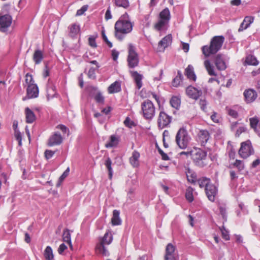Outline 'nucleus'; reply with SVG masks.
<instances>
[{
    "instance_id": "44",
    "label": "nucleus",
    "mask_w": 260,
    "mask_h": 260,
    "mask_svg": "<svg viewBox=\"0 0 260 260\" xmlns=\"http://www.w3.org/2000/svg\"><path fill=\"white\" fill-rule=\"evenodd\" d=\"M250 125L251 128H253L254 131L256 129L257 126H258V119L256 117L250 118L249 119Z\"/></svg>"
},
{
    "instance_id": "62",
    "label": "nucleus",
    "mask_w": 260,
    "mask_h": 260,
    "mask_svg": "<svg viewBox=\"0 0 260 260\" xmlns=\"http://www.w3.org/2000/svg\"><path fill=\"white\" fill-rule=\"evenodd\" d=\"M105 18L106 20H108L112 18V15L110 8H109L106 12Z\"/></svg>"
},
{
    "instance_id": "30",
    "label": "nucleus",
    "mask_w": 260,
    "mask_h": 260,
    "mask_svg": "<svg viewBox=\"0 0 260 260\" xmlns=\"http://www.w3.org/2000/svg\"><path fill=\"white\" fill-rule=\"evenodd\" d=\"M121 90V85L118 81H115L111 84L108 88V93L112 94L117 93Z\"/></svg>"
},
{
    "instance_id": "19",
    "label": "nucleus",
    "mask_w": 260,
    "mask_h": 260,
    "mask_svg": "<svg viewBox=\"0 0 260 260\" xmlns=\"http://www.w3.org/2000/svg\"><path fill=\"white\" fill-rule=\"evenodd\" d=\"M175 247L172 244H168L166 248L165 260H176L175 257Z\"/></svg>"
},
{
    "instance_id": "42",
    "label": "nucleus",
    "mask_w": 260,
    "mask_h": 260,
    "mask_svg": "<svg viewBox=\"0 0 260 260\" xmlns=\"http://www.w3.org/2000/svg\"><path fill=\"white\" fill-rule=\"evenodd\" d=\"M186 177L187 180L192 183L195 184L197 181V175L196 173L191 172L190 171H188V172L186 173Z\"/></svg>"
},
{
    "instance_id": "52",
    "label": "nucleus",
    "mask_w": 260,
    "mask_h": 260,
    "mask_svg": "<svg viewBox=\"0 0 260 260\" xmlns=\"http://www.w3.org/2000/svg\"><path fill=\"white\" fill-rule=\"evenodd\" d=\"M207 101L205 99H200L199 104L201 109L204 111H206L207 110Z\"/></svg>"
},
{
    "instance_id": "34",
    "label": "nucleus",
    "mask_w": 260,
    "mask_h": 260,
    "mask_svg": "<svg viewBox=\"0 0 260 260\" xmlns=\"http://www.w3.org/2000/svg\"><path fill=\"white\" fill-rule=\"evenodd\" d=\"M62 239L64 242H66L69 245L71 248L72 247L71 234L69 230L65 229L63 231L62 234Z\"/></svg>"
},
{
    "instance_id": "3",
    "label": "nucleus",
    "mask_w": 260,
    "mask_h": 260,
    "mask_svg": "<svg viewBox=\"0 0 260 260\" xmlns=\"http://www.w3.org/2000/svg\"><path fill=\"white\" fill-rule=\"evenodd\" d=\"M190 157L194 164L199 167L203 168L208 164L207 153L201 148L193 147L190 150Z\"/></svg>"
},
{
    "instance_id": "5",
    "label": "nucleus",
    "mask_w": 260,
    "mask_h": 260,
    "mask_svg": "<svg viewBox=\"0 0 260 260\" xmlns=\"http://www.w3.org/2000/svg\"><path fill=\"white\" fill-rule=\"evenodd\" d=\"M113 240V236L110 232H107L104 237L100 239V242L95 247V252L97 254L103 256H108L109 252L105 247L106 245L110 244Z\"/></svg>"
},
{
    "instance_id": "28",
    "label": "nucleus",
    "mask_w": 260,
    "mask_h": 260,
    "mask_svg": "<svg viewBox=\"0 0 260 260\" xmlns=\"http://www.w3.org/2000/svg\"><path fill=\"white\" fill-rule=\"evenodd\" d=\"M120 212L117 210H114L113 216L111 218V223L113 225H118L121 224V220L119 217Z\"/></svg>"
},
{
    "instance_id": "47",
    "label": "nucleus",
    "mask_w": 260,
    "mask_h": 260,
    "mask_svg": "<svg viewBox=\"0 0 260 260\" xmlns=\"http://www.w3.org/2000/svg\"><path fill=\"white\" fill-rule=\"evenodd\" d=\"M247 131V128L244 126H239L236 131L235 133V137H239L243 133L246 132Z\"/></svg>"
},
{
    "instance_id": "21",
    "label": "nucleus",
    "mask_w": 260,
    "mask_h": 260,
    "mask_svg": "<svg viewBox=\"0 0 260 260\" xmlns=\"http://www.w3.org/2000/svg\"><path fill=\"white\" fill-rule=\"evenodd\" d=\"M204 66L208 72V74L210 76H216L217 75L216 73L214 67L212 63L211 62L210 60L208 59H207L204 61Z\"/></svg>"
},
{
    "instance_id": "59",
    "label": "nucleus",
    "mask_w": 260,
    "mask_h": 260,
    "mask_svg": "<svg viewBox=\"0 0 260 260\" xmlns=\"http://www.w3.org/2000/svg\"><path fill=\"white\" fill-rule=\"evenodd\" d=\"M211 119L215 123H218L219 122V117L215 112H214L213 114H212L211 116Z\"/></svg>"
},
{
    "instance_id": "31",
    "label": "nucleus",
    "mask_w": 260,
    "mask_h": 260,
    "mask_svg": "<svg viewBox=\"0 0 260 260\" xmlns=\"http://www.w3.org/2000/svg\"><path fill=\"white\" fill-rule=\"evenodd\" d=\"M113 2L116 7L124 9L128 8L130 6L129 0H113Z\"/></svg>"
},
{
    "instance_id": "63",
    "label": "nucleus",
    "mask_w": 260,
    "mask_h": 260,
    "mask_svg": "<svg viewBox=\"0 0 260 260\" xmlns=\"http://www.w3.org/2000/svg\"><path fill=\"white\" fill-rule=\"evenodd\" d=\"M219 208L220 213L222 216V217L225 218L226 217V208L223 206H220Z\"/></svg>"
},
{
    "instance_id": "56",
    "label": "nucleus",
    "mask_w": 260,
    "mask_h": 260,
    "mask_svg": "<svg viewBox=\"0 0 260 260\" xmlns=\"http://www.w3.org/2000/svg\"><path fill=\"white\" fill-rule=\"evenodd\" d=\"M87 8H88V6L87 5H84L83 6H82V7L80 9L77 10V13H76V15L77 16L82 15V14H84V13L85 11H87Z\"/></svg>"
},
{
    "instance_id": "36",
    "label": "nucleus",
    "mask_w": 260,
    "mask_h": 260,
    "mask_svg": "<svg viewBox=\"0 0 260 260\" xmlns=\"http://www.w3.org/2000/svg\"><path fill=\"white\" fill-rule=\"evenodd\" d=\"M169 22L160 19L154 25V28L157 31H160L165 28Z\"/></svg>"
},
{
    "instance_id": "18",
    "label": "nucleus",
    "mask_w": 260,
    "mask_h": 260,
    "mask_svg": "<svg viewBox=\"0 0 260 260\" xmlns=\"http://www.w3.org/2000/svg\"><path fill=\"white\" fill-rule=\"evenodd\" d=\"M186 93L190 98L197 100L202 95V91L192 86H189L186 89Z\"/></svg>"
},
{
    "instance_id": "46",
    "label": "nucleus",
    "mask_w": 260,
    "mask_h": 260,
    "mask_svg": "<svg viewBox=\"0 0 260 260\" xmlns=\"http://www.w3.org/2000/svg\"><path fill=\"white\" fill-rule=\"evenodd\" d=\"M94 100L98 103L103 104L104 103V97L100 92L95 94Z\"/></svg>"
},
{
    "instance_id": "40",
    "label": "nucleus",
    "mask_w": 260,
    "mask_h": 260,
    "mask_svg": "<svg viewBox=\"0 0 260 260\" xmlns=\"http://www.w3.org/2000/svg\"><path fill=\"white\" fill-rule=\"evenodd\" d=\"M182 80V75L180 71H178L177 76L173 79L172 85L174 87H178Z\"/></svg>"
},
{
    "instance_id": "58",
    "label": "nucleus",
    "mask_w": 260,
    "mask_h": 260,
    "mask_svg": "<svg viewBox=\"0 0 260 260\" xmlns=\"http://www.w3.org/2000/svg\"><path fill=\"white\" fill-rule=\"evenodd\" d=\"M158 152L161 156L162 159L164 160H167L169 159V157L168 156V155L166 153H165L162 150L159 149Z\"/></svg>"
},
{
    "instance_id": "39",
    "label": "nucleus",
    "mask_w": 260,
    "mask_h": 260,
    "mask_svg": "<svg viewBox=\"0 0 260 260\" xmlns=\"http://www.w3.org/2000/svg\"><path fill=\"white\" fill-rule=\"evenodd\" d=\"M105 165L108 171L109 178L111 180L113 176L112 168L111 167L112 161L109 157H108L105 162Z\"/></svg>"
},
{
    "instance_id": "12",
    "label": "nucleus",
    "mask_w": 260,
    "mask_h": 260,
    "mask_svg": "<svg viewBox=\"0 0 260 260\" xmlns=\"http://www.w3.org/2000/svg\"><path fill=\"white\" fill-rule=\"evenodd\" d=\"M12 22L11 16L9 14H0V31L5 32L11 26Z\"/></svg>"
},
{
    "instance_id": "9",
    "label": "nucleus",
    "mask_w": 260,
    "mask_h": 260,
    "mask_svg": "<svg viewBox=\"0 0 260 260\" xmlns=\"http://www.w3.org/2000/svg\"><path fill=\"white\" fill-rule=\"evenodd\" d=\"M254 152L253 148L249 140L241 143V147L238 151V154L241 157L246 159L253 154Z\"/></svg>"
},
{
    "instance_id": "16",
    "label": "nucleus",
    "mask_w": 260,
    "mask_h": 260,
    "mask_svg": "<svg viewBox=\"0 0 260 260\" xmlns=\"http://www.w3.org/2000/svg\"><path fill=\"white\" fill-rule=\"evenodd\" d=\"M63 141V138L58 132H55L50 136L48 140V145L49 146H53L59 145Z\"/></svg>"
},
{
    "instance_id": "24",
    "label": "nucleus",
    "mask_w": 260,
    "mask_h": 260,
    "mask_svg": "<svg viewBox=\"0 0 260 260\" xmlns=\"http://www.w3.org/2000/svg\"><path fill=\"white\" fill-rule=\"evenodd\" d=\"M129 72L131 76L134 78L136 83L137 88L138 89L141 88V87L142 86V76L138 73L137 71H129Z\"/></svg>"
},
{
    "instance_id": "41",
    "label": "nucleus",
    "mask_w": 260,
    "mask_h": 260,
    "mask_svg": "<svg viewBox=\"0 0 260 260\" xmlns=\"http://www.w3.org/2000/svg\"><path fill=\"white\" fill-rule=\"evenodd\" d=\"M245 61L248 64L252 66H256L258 63V61L256 57L253 55H248L247 56Z\"/></svg>"
},
{
    "instance_id": "50",
    "label": "nucleus",
    "mask_w": 260,
    "mask_h": 260,
    "mask_svg": "<svg viewBox=\"0 0 260 260\" xmlns=\"http://www.w3.org/2000/svg\"><path fill=\"white\" fill-rule=\"evenodd\" d=\"M226 110L228 111V114L232 116V117L234 118H236L238 117V114L236 110L230 108H227Z\"/></svg>"
},
{
    "instance_id": "45",
    "label": "nucleus",
    "mask_w": 260,
    "mask_h": 260,
    "mask_svg": "<svg viewBox=\"0 0 260 260\" xmlns=\"http://www.w3.org/2000/svg\"><path fill=\"white\" fill-rule=\"evenodd\" d=\"M219 229L221 231L222 238L225 240H230L229 232L225 230L224 226L223 225L221 227H220Z\"/></svg>"
},
{
    "instance_id": "53",
    "label": "nucleus",
    "mask_w": 260,
    "mask_h": 260,
    "mask_svg": "<svg viewBox=\"0 0 260 260\" xmlns=\"http://www.w3.org/2000/svg\"><path fill=\"white\" fill-rule=\"evenodd\" d=\"M54 154L55 151L50 150H46L44 152L45 157L47 159L51 158Z\"/></svg>"
},
{
    "instance_id": "43",
    "label": "nucleus",
    "mask_w": 260,
    "mask_h": 260,
    "mask_svg": "<svg viewBox=\"0 0 260 260\" xmlns=\"http://www.w3.org/2000/svg\"><path fill=\"white\" fill-rule=\"evenodd\" d=\"M185 197L189 202H192L193 201V188L192 187H189L186 189Z\"/></svg>"
},
{
    "instance_id": "11",
    "label": "nucleus",
    "mask_w": 260,
    "mask_h": 260,
    "mask_svg": "<svg viewBox=\"0 0 260 260\" xmlns=\"http://www.w3.org/2000/svg\"><path fill=\"white\" fill-rule=\"evenodd\" d=\"M171 121V117L168 115L165 112L161 111L159 112L158 119L157 124L158 127L162 129L167 126Z\"/></svg>"
},
{
    "instance_id": "8",
    "label": "nucleus",
    "mask_w": 260,
    "mask_h": 260,
    "mask_svg": "<svg viewBox=\"0 0 260 260\" xmlns=\"http://www.w3.org/2000/svg\"><path fill=\"white\" fill-rule=\"evenodd\" d=\"M127 66L129 68L137 67L139 62V55L136 52L135 47L132 44L128 46V56L127 58Z\"/></svg>"
},
{
    "instance_id": "57",
    "label": "nucleus",
    "mask_w": 260,
    "mask_h": 260,
    "mask_svg": "<svg viewBox=\"0 0 260 260\" xmlns=\"http://www.w3.org/2000/svg\"><path fill=\"white\" fill-rule=\"evenodd\" d=\"M70 168L68 167L59 177V180L60 182H62L68 176Z\"/></svg>"
},
{
    "instance_id": "38",
    "label": "nucleus",
    "mask_w": 260,
    "mask_h": 260,
    "mask_svg": "<svg viewBox=\"0 0 260 260\" xmlns=\"http://www.w3.org/2000/svg\"><path fill=\"white\" fill-rule=\"evenodd\" d=\"M170 103L172 107L178 109L180 106L181 101L177 96H174L171 99Z\"/></svg>"
},
{
    "instance_id": "27",
    "label": "nucleus",
    "mask_w": 260,
    "mask_h": 260,
    "mask_svg": "<svg viewBox=\"0 0 260 260\" xmlns=\"http://www.w3.org/2000/svg\"><path fill=\"white\" fill-rule=\"evenodd\" d=\"M229 168H235L237 169L239 172H241L245 169L244 162L242 160L236 159L233 162L230 164Z\"/></svg>"
},
{
    "instance_id": "2",
    "label": "nucleus",
    "mask_w": 260,
    "mask_h": 260,
    "mask_svg": "<svg viewBox=\"0 0 260 260\" xmlns=\"http://www.w3.org/2000/svg\"><path fill=\"white\" fill-rule=\"evenodd\" d=\"M224 37L223 36H216L213 37L210 41L209 45H204L201 48L203 54L206 57L215 54L221 48L224 42Z\"/></svg>"
},
{
    "instance_id": "33",
    "label": "nucleus",
    "mask_w": 260,
    "mask_h": 260,
    "mask_svg": "<svg viewBox=\"0 0 260 260\" xmlns=\"http://www.w3.org/2000/svg\"><path fill=\"white\" fill-rule=\"evenodd\" d=\"M69 28L70 29L69 34L72 37L77 36L80 30L79 26L76 23L71 24Z\"/></svg>"
},
{
    "instance_id": "4",
    "label": "nucleus",
    "mask_w": 260,
    "mask_h": 260,
    "mask_svg": "<svg viewBox=\"0 0 260 260\" xmlns=\"http://www.w3.org/2000/svg\"><path fill=\"white\" fill-rule=\"evenodd\" d=\"M26 84V95L28 99L36 98L39 95V90L37 85L35 83L32 76L27 73L25 77Z\"/></svg>"
},
{
    "instance_id": "48",
    "label": "nucleus",
    "mask_w": 260,
    "mask_h": 260,
    "mask_svg": "<svg viewBox=\"0 0 260 260\" xmlns=\"http://www.w3.org/2000/svg\"><path fill=\"white\" fill-rule=\"evenodd\" d=\"M99 68V66H96L95 68L91 67L89 69L88 72V76L89 78H95V71Z\"/></svg>"
},
{
    "instance_id": "60",
    "label": "nucleus",
    "mask_w": 260,
    "mask_h": 260,
    "mask_svg": "<svg viewBox=\"0 0 260 260\" xmlns=\"http://www.w3.org/2000/svg\"><path fill=\"white\" fill-rule=\"evenodd\" d=\"M124 124L126 126L131 127L133 124V122L131 120L129 117H126L124 121Z\"/></svg>"
},
{
    "instance_id": "7",
    "label": "nucleus",
    "mask_w": 260,
    "mask_h": 260,
    "mask_svg": "<svg viewBox=\"0 0 260 260\" xmlns=\"http://www.w3.org/2000/svg\"><path fill=\"white\" fill-rule=\"evenodd\" d=\"M142 114L147 120L151 119L155 115V108L153 103L150 100L144 101L141 105Z\"/></svg>"
},
{
    "instance_id": "26",
    "label": "nucleus",
    "mask_w": 260,
    "mask_h": 260,
    "mask_svg": "<svg viewBox=\"0 0 260 260\" xmlns=\"http://www.w3.org/2000/svg\"><path fill=\"white\" fill-rule=\"evenodd\" d=\"M25 115L26 122L27 123H32L36 119L35 113L28 107L25 109Z\"/></svg>"
},
{
    "instance_id": "10",
    "label": "nucleus",
    "mask_w": 260,
    "mask_h": 260,
    "mask_svg": "<svg viewBox=\"0 0 260 260\" xmlns=\"http://www.w3.org/2000/svg\"><path fill=\"white\" fill-rule=\"evenodd\" d=\"M211 138V134L207 129H200L197 134V141L201 146L205 147Z\"/></svg>"
},
{
    "instance_id": "22",
    "label": "nucleus",
    "mask_w": 260,
    "mask_h": 260,
    "mask_svg": "<svg viewBox=\"0 0 260 260\" xmlns=\"http://www.w3.org/2000/svg\"><path fill=\"white\" fill-rule=\"evenodd\" d=\"M184 74L189 80L193 81H196L197 77L194 72V68L192 65H188L185 70Z\"/></svg>"
},
{
    "instance_id": "17",
    "label": "nucleus",
    "mask_w": 260,
    "mask_h": 260,
    "mask_svg": "<svg viewBox=\"0 0 260 260\" xmlns=\"http://www.w3.org/2000/svg\"><path fill=\"white\" fill-rule=\"evenodd\" d=\"M172 42V37L171 34L168 35L163 38L158 44L157 50L158 51H164Z\"/></svg>"
},
{
    "instance_id": "51",
    "label": "nucleus",
    "mask_w": 260,
    "mask_h": 260,
    "mask_svg": "<svg viewBox=\"0 0 260 260\" xmlns=\"http://www.w3.org/2000/svg\"><path fill=\"white\" fill-rule=\"evenodd\" d=\"M102 38H103L104 41L107 44V45L108 46V47L109 48H112L113 46L112 43L108 40L107 36H106L104 30H102Z\"/></svg>"
},
{
    "instance_id": "61",
    "label": "nucleus",
    "mask_w": 260,
    "mask_h": 260,
    "mask_svg": "<svg viewBox=\"0 0 260 260\" xmlns=\"http://www.w3.org/2000/svg\"><path fill=\"white\" fill-rule=\"evenodd\" d=\"M67 248V247L64 244H61L58 249V252L59 254H61Z\"/></svg>"
},
{
    "instance_id": "20",
    "label": "nucleus",
    "mask_w": 260,
    "mask_h": 260,
    "mask_svg": "<svg viewBox=\"0 0 260 260\" xmlns=\"http://www.w3.org/2000/svg\"><path fill=\"white\" fill-rule=\"evenodd\" d=\"M140 157V153L135 150L132 153V155L130 157L129 160L131 165L134 168L138 167L139 166V158Z\"/></svg>"
},
{
    "instance_id": "13",
    "label": "nucleus",
    "mask_w": 260,
    "mask_h": 260,
    "mask_svg": "<svg viewBox=\"0 0 260 260\" xmlns=\"http://www.w3.org/2000/svg\"><path fill=\"white\" fill-rule=\"evenodd\" d=\"M213 61L217 70L219 71H223L226 69V66L224 55L222 54L219 53L216 54L213 57Z\"/></svg>"
},
{
    "instance_id": "25",
    "label": "nucleus",
    "mask_w": 260,
    "mask_h": 260,
    "mask_svg": "<svg viewBox=\"0 0 260 260\" xmlns=\"http://www.w3.org/2000/svg\"><path fill=\"white\" fill-rule=\"evenodd\" d=\"M253 22V18L251 16H246L244 18L243 22L241 23L239 29V31H242L247 28Z\"/></svg>"
},
{
    "instance_id": "35",
    "label": "nucleus",
    "mask_w": 260,
    "mask_h": 260,
    "mask_svg": "<svg viewBox=\"0 0 260 260\" xmlns=\"http://www.w3.org/2000/svg\"><path fill=\"white\" fill-rule=\"evenodd\" d=\"M210 179L206 177H203L198 180V183L200 188H205L210 183Z\"/></svg>"
},
{
    "instance_id": "1",
    "label": "nucleus",
    "mask_w": 260,
    "mask_h": 260,
    "mask_svg": "<svg viewBox=\"0 0 260 260\" xmlns=\"http://www.w3.org/2000/svg\"><path fill=\"white\" fill-rule=\"evenodd\" d=\"M133 28V24L130 21L128 14L125 13L115 23L114 36L117 40L122 41L126 34L132 31Z\"/></svg>"
},
{
    "instance_id": "49",
    "label": "nucleus",
    "mask_w": 260,
    "mask_h": 260,
    "mask_svg": "<svg viewBox=\"0 0 260 260\" xmlns=\"http://www.w3.org/2000/svg\"><path fill=\"white\" fill-rule=\"evenodd\" d=\"M14 136L15 139L18 142V145L19 146L22 145V136L21 133L19 131H16L14 132Z\"/></svg>"
},
{
    "instance_id": "32",
    "label": "nucleus",
    "mask_w": 260,
    "mask_h": 260,
    "mask_svg": "<svg viewBox=\"0 0 260 260\" xmlns=\"http://www.w3.org/2000/svg\"><path fill=\"white\" fill-rule=\"evenodd\" d=\"M160 19L164 20L165 21L169 22L171 16L170 12L168 8H166L161 11L159 15Z\"/></svg>"
},
{
    "instance_id": "37",
    "label": "nucleus",
    "mask_w": 260,
    "mask_h": 260,
    "mask_svg": "<svg viewBox=\"0 0 260 260\" xmlns=\"http://www.w3.org/2000/svg\"><path fill=\"white\" fill-rule=\"evenodd\" d=\"M44 256L46 260H52L53 258V251L50 246H48L46 247L44 252Z\"/></svg>"
},
{
    "instance_id": "54",
    "label": "nucleus",
    "mask_w": 260,
    "mask_h": 260,
    "mask_svg": "<svg viewBox=\"0 0 260 260\" xmlns=\"http://www.w3.org/2000/svg\"><path fill=\"white\" fill-rule=\"evenodd\" d=\"M230 160H234L236 156V152L233 147H231L228 152Z\"/></svg>"
},
{
    "instance_id": "29",
    "label": "nucleus",
    "mask_w": 260,
    "mask_h": 260,
    "mask_svg": "<svg viewBox=\"0 0 260 260\" xmlns=\"http://www.w3.org/2000/svg\"><path fill=\"white\" fill-rule=\"evenodd\" d=\"M43 52L40 50H36L35 51L32 55V59L35 64H40L43 59Z\"/></svg>"
},
{
    "instance_id": "14",
    "label": "nucleus",
    "mask_w": 260,
    "mask_h": 260,
    "mask_svg": "<svg viewBox=\"0 0 260 260\" xmlns=\"http://www.w3.org/2000/svg\"><path fill=\"white\" fill-rule=\"evenodd\" d=\"M243 95L245 102L247 104H249L255 101L257 97V93L254 89L249 88L244 90Z\"/></svg>"
},
{
    "instance_id": "6",
    "label": "nucleus",
    "mask_w": 260,
    "mask_h": 260,
    "mask_svg": "<svg viewBox=\"0 0 260 260\" xmlns=\"http://www.w3.org/2000/svg\"><path fill=\"white\" fill-rule=\"evenodd\" d=\"M190 139L187 131L184 128H180L176 134L175 142L179 148L185 149L188 147Z\"/></svg>"
},
{
    "instance_id": "23",
    "label": "nucleus",
    "mask_w": 260,
    "mask_h": 260,
    "mask_svg": "<svg viewBox=\"0 0 260 260\" xmlns=\"http://www.w3.org/2000/svg\"><path fill=\"white\" fill-rule=\"evenodd\" d=\"M119 142V139L115 135H111L109 141L105 144V147L106 148L116 147Z\"/></svg>"
},
{
    "instance_id": "55",
    "label": "nucleus",
    "mask_w": 260,
    "mask_h": 260,
    "mask_svg": "<svg viewBox=\"0 0 260 260\" xmlns=\"http://www.w3.org/2000/svg\"><path fill=\"white\" fill-rule=\"evenodd\" d=\"M88 43L89 45L93 48H96L97 47L95 38L93 37H90L88 38Z\"/></svg>"
},
{
    "instance_id": "64",
    "label": "nucleus",
    "mask_w": 260,
    "mask_h": 260,
    "mask_svg": "<svg viewBox=\"0 0 260 260\" xmlns=\"http://www.w3.org/2000/svg\"><path fill=\"white\" fill-rule=\"evenodd\" d=\"M56 128L60 129L63 133H66L68 130L67 127L63 124H59L56 126Z\"/></svg>"
},
{
    "instance_id": "15",
    "label": "nucleus",
    "mask_w": 260,
    "mask_h": 260,
    "mask_svg": "<svg viewBox=\"0 0 260 260\" xmlns=\"http://www.w3.org/2000/svg\"><path fill=\"white\" fill-rule=\"evenodd\" d=\"M205 190L209 200L213 202L218 191L217 187L210 183L205 189Z\"/></svg>"
}]
</instances>
